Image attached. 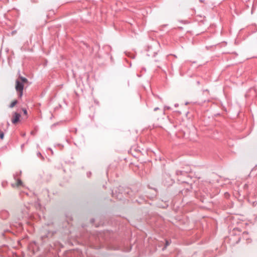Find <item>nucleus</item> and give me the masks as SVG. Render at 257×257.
<instances>
[{"label":"nucleus","instance_id":"nucleus-1","mask_svg":"<svg viewBox=\"0 0 257 257\" xmlns=\"http://www.w3.org/2000/svg\"><path fill=\"white\" fill-rule=\"evenodd\" d=\"M28 83V79L21 76H19V78L16 80L15 89L19 93V97L21 98L23 95L24 84Z\"/></svg>","mask_w":257,"mask_h":257},{"label":"nucleus","instance_id":"nucleus-2","mask_svg":"<svg viewBox=\"0 0 257 257\" xmlns=\"http://www.w3.org/2000/svg\"><path fill=\"white\" fill-rule=\"evenodd\" d=\"M21 117V114L17 113L14 112L13 114V116L12 118V122L14 124L17 123Z\"/></svg>","mask_w":257,"mask_h":257},{"label":"nucleus","instance_id":"nucleus-3","mask_svg":"<svg viewBox=\"0 0 257 257\" xmlns=\"http://www.w3.org/2000/svg\"><path fill=\"white\" fill-rule=\"evenodd\" d=\"M22 186H23V182L20 179H18L15 183H13L12 184V186L13 188H19L20 187Z\"/></svg>","mask_w":257,"mask_h":257},{"label":"nucleus","instance_id":"nucleus-4","mask_svg":"<svg viewBox=\"0 0 257 257\" xmlns=\"http://www.w3.org/2000/svg\"><path fill=\"white\" fill-rule=\"evenodd\" d=\"M17 103H18L17 100H13L12 102V103H11V104L10 105V107L11 108H13V107H14L17 104Z\"/></svg>","mask_w":257,"mask_h":257},{"label":"nucleus","instance_id":"nucleus-5","mask_svg":"<svg viewBox=\"0 0 257 257\" xmlns=\"http://www.w3.org/2000/svg\"><path fill=\"white\" fill-rule=\"evenodd\" d=\"M4 138V133L0 130V139L1 140H3Z\"/></svg>","mask_w":257,"mask_h":257},{"label":"nucleus","instance_id":"nucleus-6","mask_svg":"<svg viewBox=\"0 0 257 257\" xmlns=\"http://www.w3.org/2000/svg\"><path fill=\"white\" fill-rule=\"evenodd\" d=\"M22 110L24 112V114L26 115H27L28 113L27 110L25 108H23Z\"/></svg>","mask_w":257,"mask_h":257},{"label":"nucleus","instance_id":"nucleus-7","mask_svg":"<svg viewBox=\"0 0 257 257\" xmlns=\"http://www.w3.org/2000/svg\"><path fill=\"white\" fill-rule=\"evenodd\" d=\"M219 192H220V191L218 189H216L215 191V194H214V195H215L216 194H218L219 193Z\"/></svg>","mask_w":257,"mask_h":257}]
</instances>
